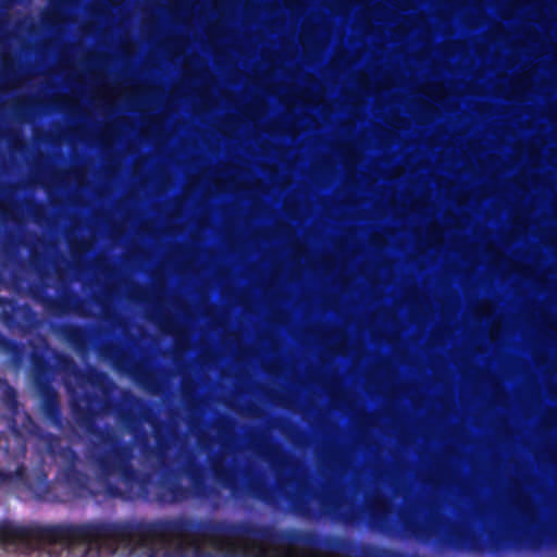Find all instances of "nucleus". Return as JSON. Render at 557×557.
I'll return each instance as SVG.
<instances>
[{"mask_svg": "<svg viewBox=\"0 0 557 557\" xmlns=\"http://www.w3.org/2000/svg\"><path fill=\"white\" fill-rule=\"evenodd\" d=\"M73 540L96 545L98 547L111 548L115 544H131L138 542L146 544L147 539L135 540V533L131 527L126 524H85L74 528L71 531Z\"/></svg>", "mask_w": 557, "mask_h": 557, "instance_id": "f257e3e1", "label": "nucleus"}, {"mask_svg": "<svg viewBox=\"0 0 557 557\" xmlns=\"http://www.w3.org/2000/svg\"><path fill=\"white\" fill-rule=\"evenodd\" d=\"M481 310L483 314H487L491 311V305L488 302H482L480 304Z\"/></svg>", "mask_w": 557, "mask_h": 557, "instance_id": "f03ea898", "label": "nucleus"}, {"mask_svg": "<svg viewBox=\"0 0 557 557\" xmlns=\"http://www.w3.org/2000/svg\"><path fill=\"white\" fill-rule=\"evenodd\" d=\"M144 535H145V536H151V537H152V536L157 535V533H156V532H152V531H148V532H147V533H145Z\"/></svg>", "mask_w": 557, "mask_h": 557, "instance_id": "7ed1b4c3", "label": "nucleus"}]
</instances>
